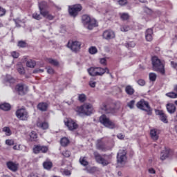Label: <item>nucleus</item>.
Segmentation results:
<instances>
[{"instance_id": "f257e3e1", "label": "nucleus", "mask_w": 177, "mask_h": 177, "mask_svg": "<svg viewBox=\"0 0 177 177\" xmlns=\"http://www.w3.org/2000/svg\"><path fill=\"white\" fill-rule=\"evenodd\" d=\"M93 156L96 162L101 164L102 167H107L109 164H111V158L113 156L111 155L104 154L101 155L97 151L93 152Z\"/></svg>"}, {"instance_id": "f03ea898", "label": "nucleus", "mask_w": 177, "mask_h": 177, "mask_svg": "<svg viewBox=\"0 0 177 177\" xmlns=\"http://www.w3.org/2000/svg\"><path fill=\"white\" fill-rule=\"evenodd\" d=\"M152 68L153 71H157L162 74L165 75V66L164 63L157 56H154L151 58Z\"/></svg>"}, {"instance_id": "7ed1b4c3", "label": "nucleus", "mask_w": 177, "mask_h": 177, "mask_svg": "<svg viewBox=\"0 0 177 177\" xmlns=\"http://www.w3.org/2000/svg\"><path fill=\"white\" fill-rule=\"evenodd\" d=\"M136 106L137 109H139V110H142V111L147 113L148 115H151V114H153V109L150 106L149 102L145 100V99H141L138 101Z\"/></svg>"}, {"instance_id": "20e7f679", "label": "nucleus", "mask_w": 177, "mask_h": 177, "mask_svg": "<svg viewBox=\"0 0 177 177\" xmlns=\"http://www.w3.org/2000/svg\"><path fill=\"white\" fill-rule=\"evenodd\" d=\"M99 122L104 125V127L109 128V129L117 128L115 123L110 120V118H108L105 114H103L100 117Z\"/></svg>"}, {"instance_id": "39448f33", "label": "nucleus", "mask_w": 177, "mask_h": 177, "mask_svg": "<svg viewBox=\"0 0 177 177\" xmlns=\"http://www.w3.org/2000/svg\"><path fill=\"white\" fill-rule=\"evenodd\" d=\"M100 109L105 113V114H115L117 110L120 109V106H117V104H106V103H102Z\"/></svg>"}, {"instance_id": "423d86ee", "label": "nucleus", "mask_w": 177, "mask_h": 177, "mask_svg": "<svg viewBox=\"0 0 177 177\" xmlns=\"http://www.w3.org/2000/svg\"><path fill=\"white\" fill-rule=\"evenodd\" d=\"M77 111L79 114H83V115H91L92 111H93V106L91 104H86L78 106Z\"/></svg>"}, {"instance_id": "0eeeda50", "label": "nucleus", "mask_w": 177, "mask_h": 177, "mask_svg": "<svg viewBox=\"0 0 177 177\" xmlns=\"http://www.w3.org/2000/svg\"><path fill=\"white\" fill-rule=\"evenodd\" d=\"M15 115L18 120H20V121H28L30 117L28 111H27L26 108H21L17 109L15 112Z\"/></svg>"}, {"instance_id": "6e6552de", "label": "nucleus", "mask_w": 177, "mask_h": 177, "mask_svg": "<svg viewBox=\"0 0 177 177\" xmlns=\"http://www.w3.org/2000/svg\"><path fill=\"white\" fill-rule=\"evenodd\" d=\"M127 162V150L120 149L117 154V163L118 165H125Z\"/></svg>"}, {"instance_id": "1a4fd4ad", "label": "nucleus", "mask_w": 177, "mask_h": 177, "mask_svg": "<svg viewBox=\"0 0 177 177\" xmlns=\"http://www.w3.org/2000/svg\"><path fill=\"white\" fill-rule=\"evenodd\" d=\"M82 10V6L81 4H75L68 6V13L72 17H77L78 12Z\"/></svg>"}, {"instance_id": "9d476101", "label": "nucleus", "mask_w": 177, "mask_h": 177, "mask_svg": "<svg viewBox=\"0 0 177 177\" xmlns=\"http://www.w3.org/2000/svg\"><path fill=\"white\" fill-rule=\"evenodd\" d=\"M67 48H69L72 52H80L81 49V42L78 41H69L66 45Z\"/></svg>"}, {"instance_id": "9b49d317", "label": "nucleus", "mask_w": 177, "mask_h": 177, "mask_svg": "<svg viewBox=\"0 0 177 177\" xmlns=\"http://www.w3.org/2000/svg\"><path fill=\"white\" fill-rule=\"evenodd\" d=\"M64 124L66 127H67L69 131H76V129H78V124H77V122L75 120L71 119V118H68L64 120Z\"/></svg>"}, {"instance_id": "f8f14e48", "label": "nucleus", "mask_w": 177, "mask_h": 177, "mask_svg": "<svg viewBox=\"0 0 177 177\" xmlns=\"http://www.w3.org/2000/svg\"><path fill=\"white\" fill-rule=\"evenodd\" d=\"M49 151V147L45 145H35L33 147L34 154H39V153H43L45 154Z\"/></svg>"}, {"instance_id": "ddd939ff", "label": "nucleus", "mask_w": 177, "mask_h": 177, "mask_svg": "<svg viewBox=\"0 0 177 177\" xmlns=\"http://www.w3.org/2000/svg\"><path fill=\"white\" fill-rule=\"evenodd\" d=\"M48 3L46 1H42L39 3V9L40 12V15L43 16V17H46V14L48 13Z\"/></svg>"}, {"instance_id": "4468645a", "label": "nucleus", "mask_w": 177, "mask_h": 177, "mask_svg": "<svg viewBox=\"0 0 177 177\" xmlns=\"http://www.w3.org/2000/svg\"><path fill=\"white\" fill-rule=\"evenodd\" d=\"M15 91L18 92V95H20L21 96H24L26 93H27L28 91V87L24 86V84H18L15 86Z\"/></svg>"}, {"instance_id": "2eb2a0df", "label": "nucleus", "mask_w": 177, "mask_h": 177, "mask_svg": "<svg viewBox=\"0 0 177 177\" xmlns=\"http://www.w3.org/2000/svg\"><path fill=\"white\" fill-rule=\"evenodd\" d=\"M155 114L159 116V118L162 122H164V124H168V116H167V114L164 113V111L156 109Z\"/></svg>"}, {"instance_id": "dca6fc26", "label": "nucleus", "mask_w": 177, "mask_h": 177, "mask_svg": "<svg viewBox=\"0 0 177 177\" xmlns=\"http://www.w3.org/2000/svg\"><path fill=\"white\" fill-rule=\"evenodd\" d=\"M102 37L104 39H106L107 41H109L110 39L115 38V33L111 30H106L104 31Z\"/></svg>"}, {"instance_id": "f3484780", "label": "nucleus", "mask_w": 177, "mask_h": 177, "mask_svg": "<svg viewBox=\"0 0 177 177\" xmlns=\"http://www.w3.org/2000/svg\"><path fill=\"white\" fill-rule=\"evenodd\" d=\"M6 165L12 172H16L19 169V164L16 162L8 161L6 162Z\"/></svg>"}, {"instance_id": "a211bd4d", "label": "nucleus", "mask_w": 177, "mask_h": 177, "mask_svg": "<svg viewBox=\"0 0 177 177\" xmlns=\"http://www.w3.org/2000/svg\"><path fill=\"white\" fill-rule=\"evenodd\" d=\"M96 149L97 150H101V151H106V144L102 140H97L96 143Z\"/></svg>"}, {"instance_id": "6ab92c4d", "label": "nucleus", "mask_w": 177, "mask_h": 177, "mask_svg": "<svg viewBox=\"0 0 177 177\" xmlns=\"http://www.w3.org/2000/svg\"><path fill=\"white\" fill-rule=\"evenodd\" d=\"M88 73L91 77H98V75H102V73H99L97 71V67H91L88 69Z\"/></svg>"}, {"instance_id": "aec40b11", "label": "nucleus", "mask_w": 177, "mask_h": 177, "mask_svg": "<svg viewBox=\"0 0 177 177\" xmlns=\"http://www.w3.org/2000/svg\"><path fill=\"white\" fill-rule=\"evenodd\" d=\"M166 109L169 114H174L176 111V106L173 103H167L166 104Z\"/></svg>"}, {"instance_id": "412c9836", "label": "nucleus", "mask_w": 177, "mask_h": 177, "mask_svg": "<svg viewBox=\"0 0 177 177\" xmlns=\"http://www.w3.org/2000/svg\"><path fill=\"white\" fill-rule=\"evenodd\" d=\"M97 71L101 74V75H97L98 77H102V75H104V74H110V70H109V68L104 67H97Z\"/></svg>"}, {"instance_id": "4be33fe9", "label": "nucleus", "mask_w": 177, "mask_h": 177, "mask_svg": "<svg viewBox=\"0 0 177 177\" xmlns=\"http://www.w3.org/2000/svg\"><path fill=\"white\" fill-rule=\"evenodd\" d=\"M37 128H40V129L46 130L49 129V124L47 122L39 121L37 122Z\"/></svg>"}, {"instance_id": "5701e85b", "label": "nucleus", "mask_w": 177, "mask_h": 177, "mask_svg": "<svg viewBox=\"0 0 177 177\" xmlns=\"http://www.w3.org/2000/svg\"><path fill=\"white\" fill-rule=\"evenodd\" d=\"M125 93L129 96H133L135 95V88H133V86L131 85H127L125 86L124 88Z\"/></svg>"}, {"instance_id": "b1692460", "label": "nucleus", "mask_w": 177, "mask_h": 177, "mask_svg": "<svg viewBox=\"0 0 177 177\" xmlns=\"http://www.w3.org/2000/svg\"><path fill=\"white\" fill-rule=\"evenodd\" d=\"M43 167L47 171H50V169H52V168L53 167V163L52 162V161H50V160L47 159L43 162Z\"/></svg>"}, {"instance_id": "393cba45", "label": "nucleus", "mask_w": 177, "mask_h": 177, "mask_svg": "<svg viewBox=\"0 0 177 177\" xmlns=\"http://www.w3.org/2000/svg\"><path fill=\"white\" fill-rule=\"evenodd\" d=\"M145 38L148 42L153 41V29L149 28L146 30Z\"/></svg>"}, {"instance_id": "a878e982", "label": "nucleus", "mask_w": 177, "mask_h": 177, "mask_svg": "<svg viewBox=\"0 0 177 177\" xmlns=\"http://www.w3.org/2000/svg\"><path fill=\"white\" fill-rule=\"evenodd\" d=\"M48 107H49V105L46 102H39L37 104V109L40 111H47Z\"/></svg>"}, {"instance_id": "bb28decb", "label": "nucleus", "mask_w": 177, "mask_h": 177, "mask_svg": "<svg viewBox=\"0 0 177 177\" xmlns=\"http://www.w3.org/2000/svg\"><path fill=\"white\" fill-rule=\"evenodd\" d=\"M93 27H97V21L95 19H91L87 28L88 30H93Z\"/></svg>"}, {"instance_id": "cd10ccee", "label": "nucleus", "mask_w": 177, "mask_h": 177, "mask_svg": "<svg viewBox=\"0 0 177 177\" xmlns=\"http://www.w3.org/2000/svg\"><path fill=\"white\" fill-rule=\"evenodd\" d=\"M119 16L122 21H127V20H129V19H131V16L127 12L120 13Z\"/></svg>"}, {"instance_id": "c85d7f7f", "label": "nucleus", "mask_w": 177, "mask_h": 177, "mask_svg": "<svg viewBox=\"0 0 177 177\" xmlns=\"http://www.w3.org/2000/svg\"><path fill=\"white\" fill-rule=\"evenodd\" d=\"M91 17L87 15H84L82 17V21L84 26H88L91 21Z\"/></svg>"}, {"instance_id": "c756f323", "label": "nucleus", "mask_w": 177, "mask_h": 177, "mask_svg": "<svg viewBox=\"0 0 177 177\" xmlns=\"http://www.w3.org/2000/svg\"><path fill=\"white\" fill-rule=\"evenodd\" d=\"M150 135L153 140H158V136L157 135V129H153L150 131Z\"/></svg>"}, {"instance_id": "7c9ffc66", "label": "nucleus", "mask_w": 177, "mask_h": 177, "mask_svg": "<svg viewBox=\"0 0 177 177\" xmlns=\"http://www.w3.org/2000/svg\"><path fill=\"white\" fill-rule=\"evenodd\" d=\"M61 146L63 147H66L70 144V140L68 138L64 137L60 140Z\"/></svg>"}, {"instance_id": "2f4dec72", "label": "nucleus", "mask_w": 177, "mask_h": 177, "mask_svg": "<svg viewBox=\"0 0 177 177\" xmlns=\"http://www.w3.org/2000/svg\"><path fill=\"white\" fill-rule=\"evenodd\" d=\"M30 142H36L37 138H38V134H37V132L32 131L30 134Z\"/></svg>"}, {"instance_id": "473e14b6", "label": "nucleus", "mask_w": 177, "mask_h": 177, "mask_svg": "<svg viewBox=\"0 0 177 177\" xmlns=\"http://www.w3.org/2000/svg\"><path fill=\"white\" fill-rule=\"evenodd\" d=\"M1 110H3V111H9L10 110L11 106L8 103H3L0 104Z\"/></svg>"}, {"instance_id": "72a5a7b5", "label": "nucleus", "mask_w": 177, "mask_h": 177, "mask_svg": "<svg viewBox=\"0 0 177 177\" xmlns=\"http://www.w3.org/2000/svg\"><path fill=\"white\" fill-rule=\"evenodd\" d=\"M35 66H37V63L35 62V61L29 59L26 62V66L29 67L30 68H34Z\"/></svg>"}, {"instance_id": "f704fd0d", "label": "nucleus", "mask_w": 177, "mask_h": 177, "mask_svg": "<svg viewBox=\"0 0 177 177\" xmlns=\"http://www.w3.org/2000/svg\"><path fill=\"white\" fill-rule=\"evenodd\" d=\"M80 163L81 165H83V167H86L88 165L89 162H88V160H86V157H80Z\"/></svg>"}, {"instance_id": "c9c22d12", "label": "nucleus", "mask_w": 177, "mask_h": 177, "mask_svg": "<svg viewBox=\"0 0 177 177\" xmlns=\"http://www.w3.org/2000/svg\"><path fill=\"white\" fill-rule=\"evenodd\" d=\"M169 156V149L165 148V155H163L162 153H161L160 160L162 161H164V160H166L167 158H168Z\"/></svg>"}, {"instance_id": "e433bc0d", "label": "nucleus", "mask_w": 177, "mask_h": 177, "mask_svg": "<svg viewBox=\"0 0 177 177\" xmlns=\"http://www.w3.org/2000/svg\"><path fill=\"white\" fill-rule=\"evenodd\" d=\"M17 46L19 48H28V44L26 41L21 40L18 41Z\"/></svg>"}, {"instance_id": "4c0bfd02", "label": "nucleus", "mask_w": 177, "mask_h": 177, "mask_svg": "<svg viewBox=\"0 0 177 177\" xmlns=\"http://www.w3.org/2000/svg\"><path fill=\"white\" fill-rule=\"evenodd\" d=\"M166 96L170 99H176L177 94L175 93V91H171L166 93Z\"/></svg>"}, {"instance_id": "58836bf2", "label": "nucleus", "mask_w": 177, "mask_h": 177, "mask_svg": "<svg viewBox=\"0 0 177 177\" xmlns=\"http://www.w3.org/2000/svg\"><path fill=\"white\" fill-rule=\"evenodd\" d=\"M88 53H90V55H96V53H97V48L96 46H91L88 48Z\"/></svg>"}, {"instance_id": "ea45409f", "label": "nucleus", "mask_w": 177, "mask_h": 177, "mask_svg": "<svg viewBox=\"0 0 177 177\" xmlns=\"http://www.w3.org/2000/svg\"><path fill=\"white\" fill-rule=\"evenodd\" d=\"M48 62L50 64H52L53 66H55V67H57L59 66V62L57 60L49 58L48 59Z\"/></svg>"}, {"instance_id": "a19ab883", "label": "nucleus", "mask_w": 177, "mask_h": 177, "mask_svg": "<svg viewBox=\"0 0 177 177\" xmlns=\"http://www.w3.org/2000/svg\"><path fill=\"white\" fill-rule=\"evenodd\" d=\"M131 30V26L129 25H122L120 26V31L122 32H127Z\"/></svg>"}, {"instance_id": "79ce46f5", "label": "nucleus", "mask_w": 177, "mask_h": 177, "mask_svg": "<svg viewBox=\"0 0 177 177\" xmlns=\"http://www.w3.org/2000/svg\"><path fill=\"white\" fill-rule=\"evenodd\" d=\"M3 132H5L6 136H10L12 135V131L8 127H5L3 128Z\"/></svg>"}, {"instance_id": "37998d69", "label": "nucleus", "mask_w": 177, "mask_h": 177, "mask_svg": "<svg viewBox=\"0 0 177 177\" xmlns=\"http://www.w3.org/2000/svg\"><path fill=\"white\" fill-rule=\"evenodd\" d=\"M135 103H136V101L135 100H131L130 102L127 103V106H129L131 110L135 109Z\"/></svg>"}, {"instance_id": "c03bdc74", "label": "nucleus", "mask_w": 177, "mask_h": 177, "mask_svg": "<svg viewBox=\"0 0 177 177\" xmlns=\"http://www.w3.org/2000/svg\"><path fill=\"white\" fill-rule=\"evenodd\" d=\"M157 80V74L154 73H149V80L154 82Z\"/></svg>"}, {"instance_id": "a18cd8bd", "label": "nucleus", "mask_w": 177, "mask_h": 177, "mask_svg": "<svg viewBox=\"0 0 177 177\" xmlns=\"http://www.w3.org/2000/svg\"><path fill=\"white\" fill-rule=\"evenodd\" d=\"M32 17L35 20H41V19H42V17L41 16V13L39 14L38 12H34L32 15Z\"/></svg>"}, {"instance_id": "49530a36", "label": "nucleus", "mask_w": 177, "mask_h": 177, "mask_svg": "<svg viewBox=\"0 0 177 177\" xmlns=\"http://www.w3.org/2000/svg\"><path fill=\"white\" fill-rule=\"evenodd\" d=\"M78 99L80 102H81L82 103H84V102L86 100V95H85V94H80L78 96Z\"/></svg>"}, {"instance_id": "de8ad7c7", "label": "nucleus", "mask_w": 177, "mask_h": 177, "mask_svg": "<svg viewBox=\"0 0 177 177\" xmlns=\"http://www.w3.org/2000/svg\"><path fill=\"white\" fill-rule=\"evenodd\" d=\"M6 81V82H9V84H15L16 82V80L11 76H7Z\"/></svg>"}, {"instance_id": "09e8293b", "label": "nucleus", "mask_w": 177, "mask_h": 177, "mask_svg": "<svg viewBox=\"0 0 177 177\" xmlns=\"http://www.w3.org/2000/svg\"><path fill=\"white\" fill-rule=\"evenodd\" d=\"M17 71H18L19 74H20L21 75L26 74V71L24 70V67H23V66H19L17 68Z\"/></svg>"}, {"instance_id": "8fccbe9b", "label": "nucleus", "mask_w": 177, "mask_h": 177, "mask_svg": "<svg viewBox=\"0 0 177 177\" xmlns=\"http://www.w3.org/2000/svg\"><path fill=\"white\" fill-rule=\"evenodd\" d=\"M136 45V44L133 41H130V42H128V43L125 44L126 48H135Z\"/></svg>"}, {"instance_id": "3c124183", "label": "nucleus", "mask_w": 177, "mask_h": 177, "mask_svg": "<svg viewBox=\"0 0 177 177\" xmlns=\"http://www.w3.org/2000/svg\"><path fill=\"white\" fill-rule=\"evenodd\" d=\"M62 156H64V157H66V158H68V157L71 156V152L68 150L64 151L62 152Z\"/></svg>"}, {"instance_id": "603ef678", "label": "nucleus", "mask_w": 177, "mask_h": 177, "mask_svg": "<svg viewBox=\"0 0 177 177\" xmlns=\"http://www.w3.org/2000/svg\"><path fill=\"white\" fill-rule=\"evenodd\" d=\"M137 84H138L140 86H145L146 85V81L143 79H139L137 81Z\"/></svg>"}, {"instance_id": "864d4df0", "label": "nucleus", "mask_w": 177, "mask_h": 177, "mask_svg": "<svg viewBox=\"0 0 177 177\" xmlns=\"http://www.w3.org/2000/svg\"><path fill=\"white\" fill-rule=\"evenodd\" d=\"M84 171H86L88 174H95V171H96V169H95V167H90V168L87 167L84 169Z\"/></svg>"}, {"instance_id": "5fc2aeb1", "label": "nucleus", "mask_w": 177, "mask_h": 177, "mask_svg": "<svg viewBox=\"0 0 177 177\" xmlns=\"http://www.w3.org/2000/svg\"><path fill=\"white\" fill-rule=\"evenodd\" d=\"M11 56L14 59H18L19 56H20V54L17 51H12V52H11Z\"/></svg>"}, {"instance_id": "6e6d98bb", "label": "nucleus", "mask_w": 177, "mask_h": 177, "mask_svg": "<svg viewBox=\"0 0 177 177\" xmlns=\"http://www.w3.org/2000/svg\"><path fill=\"white\" fill-rule=\"evenodd\" d=\"M145 13H147V15H153V10L149 8L148 7L145 8Z\"/></svg>"}, {"instance_id": "4d7b16f0", "label": "nucleus", "mask_w": 177, "mask_h": 177, "mask_svg": "<svg viewBox=\"0 0 177 177\" xmlns=\"http://www.w3.org/2000/svg\"><path fill=\"white\" fill-rule=\"evenodd\" d=\"M5 15H6V10L0 6V17L5 16Z\"/></svg>"}, {"instance_id": "13d9d810", "label": "nucleus", "mask_w": 177, "mask_h": 177, "mask_svg": "<svg viewBox=\"0 0 177 177\" xmlns=\"http://www.w3.org/2000/svg\"><path fill=\"white\" fill-rule=\"evenodd\" d=\"M46 19H48V20H53L55 19V17L50 14H49V11H48V13L46 15Z\"/></svg>"}, {"instance_id": "bf43d9fd", "label": "nucleus", "mask_w": 177, "mask_h": 177, "mask_svg": "<svg viewBox=\"0 0 177 177\" xmlns=\"http://www.w3.org/2000/svg\"><path fill=\"white\" fill-rule=\"evenodd\" d=\"M6 145L8 146H13V145H15V141L13 140H6Z\"/></svg>"}, {"instance_id": "052dcab7", "label": "nucleus", "mask_w": 177, "mask_h": 177, "mask_svg": "<svg viewBox=\"0 0 177 177\" xmlns=\"http://www.w3.org/2000/svg\"><path fill=\"white\" fill-rule=\"evenodd\" d=\"M100 63L103 66H107V59L106 58H101L100 59Z\"/></svg>"}, {"instance_id": "680f3d73", "label": "nucleus", "mask_w": 177, "mask_h": 177, "mask_svg": "<svg viewBox=\"0 0 177 177\" xmlns=\"http://www.w3.org/2000/svg\"><path fill=\"white\" fill-rule=\"evenodd\" d=\"M118 3L121 6H124L127 5V3H128V0H119Z\"/></svg>"}, {"instance_id": "e2e57ef3", "label": "nucleus", "mask_w": 177, "mask_h": 177, "mask_svg": "<svg viewBox=\"0 0 177 177\" xmlns=\"http://www.w3.org/2000/svg\"><path fill=\"white\" fill-rule=\"evenodd\" d=\"M170 64L172 68H174V70H177V62H176L175 61H171Z\"/></svg>"}, {"instance_id": "0e129e2a", "label": "nucleus", "mask_w": 177, "mask_h": 177, "mask_svg": "<svg viewBox=\"0 0 177 177\" xmlns=\"http://www.w3.org/2000/svg\"><path fill=\"white\" fill-rule=\"evenodd\" d=\"M62 175H65L66 176H70L71 175V171L70 170H64L62 172Z\"/></svg>"}, {"instance_id": "69168bd1", "label": "nucleus", "mask_w": 177, "mask_h": 177, "mask_svg": "<svg viewBox=\"0 0 177 177\" xmlns=\"http://www.w3.org/2000/svg\"><path fill=\"white\" fill-rule=\"evenodd\" d=\"M47 73L48 74H55V70L51 67H48L47 68Z\"/></svg>"}, {"instance_id": "338daca9", "label": "nucleus", "mask_w": 177, "mask_h": 177, "mask_svg": "<svg viewBox=\"0 0 177 177\" xmlns=\"http://www.w3.org/2000/svg\"><path fill=\"white\" fill-rule=\"evenodd\" d=\"M89 85L91 88H95V86H96V82H93L91 80L89 82Z\"/></svg>"}, {"instance_id": "774afa93", "label": "nucleus", "mask_w": 177, "mask_h": 177, "mask_svg": "<svg viewBox=\"0 0 177 177\" xmlns=\"http://www.w3.org/2000/svg\"><path fill=\"white\" fill-rule=\"evenodd\" d=\"M117 138L122 140L125 138V136H124L122 133H119L118 134Z\"/></svg>"}]
</instances>
